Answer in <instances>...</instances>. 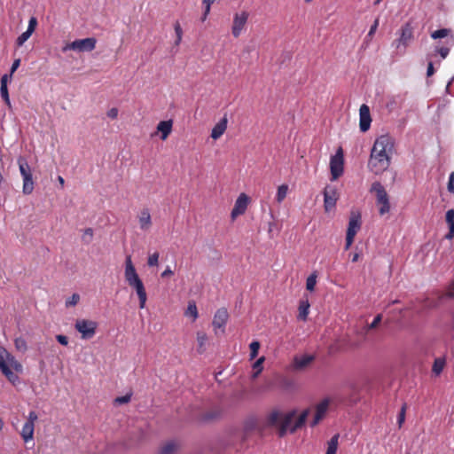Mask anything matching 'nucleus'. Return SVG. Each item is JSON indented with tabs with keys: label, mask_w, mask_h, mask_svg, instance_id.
Returning <instances> with one entry per match:
<instances>
[{
	"label": "nucleus",
	"mask_w": 454,
	"mask_h": 454,
	"mask_svg": "<svg viewBox=\"0 0 454 454\" xmlns=\"http://www.w3.org/2000/svg\"><path fill=\"white\" fill-rule=\"evenodd\" d=\"M15 344L18 348H20L21 347L26 348V342L24 340L18 339V340H16Z\"/></svg>",
	"instance_id": "nucleus-59"
},
{
	"label": "nucleus",
	"mask_w": 454,
	"mask_h": 454,
	"mask_svg": "<svg viewBox=\"0 0 454 454\" xmlns=\"http://www.w3.org/2000/svg\"><path fill=\"white\" fill-rule=\"evenodd\" d=\"M175 32H176V37H179V39H182V35H183V30L181 28V26L178 22H176L175 24Z\"/></svg>",
	"instance_id": "nucleus-52"
},
{
	"label": "nucleus",
	"mask_w": 454,
	"mask_h": 454,
	"mask_svg": "<svg viewBox=\"0 0 454 454\" xmlns=\"http://www.w3.org/2000/svg\"><path fill=\"white\" fill-rule=\"evenodd\" d=\"M264 362V357L262 356L260 357L259 359H257L254 364H253V374H252V378L253 379H255L258 377V375L262 372L263 367H262V363Z\"/></svg>",
	"instance_id": "nucleus-32"
},
{
	"label": "nucleus",
	"mask_w": 454,
	"mask_h": 454,
	"mask_svg": "<svg viewBox=\"0 0 454 454\" xmlns=\"http://www.w3.org/2000/svg\"><path fill=\"white\" fill-rule=\"evenodd\" d=\"M80 301L79 294H73L71 297L66 300L65 305L67 308L75 306Z\"/></svg>",
	"instance_id": "nucleus-39"
},
{
	"label": "nucleus",
	"mask_w": 454,
	"mask_h": 454,
	"mask_svg": "<svg viewBox=\"0 0 454 454\" xmlns=\"http://www.w3.org/2000/svg\"><path fill=\"white\" fill-rule=\"evenodd\" d=\"M159 263V253L155 252L149 255L147 264L150 267L157 266Z\"/></svg>",
	"instance_id": "nucleus-41"
},
{
	"label": "nucleus",
	"mask_w": 454,
	"mask_h": 454,
	"mask_svg": "<svg viewBox=\"0 0 454 454\" xmlns=\"http://www.w3.org/2000/svg\"><path fill=\"white\" fill-rule=\"evenodd\" d=\"M118 109L116 107H113L107 111V116L111 119H116L118 116Z\"/></svg>",
	"instance_id": "nucleus-49"
},
{
	"label": "nucleus",
	"mask_w": 454,
	"mask_h": 454,
	"mask_svg": "<svg viewBox=\"0 0 454 454\" xmlns=\"http://www.w3.org/2000/svg\"><path fill=\"white\" fill-rule=\"evenodd\" d=\"M378 26H379V20H376L374 21V23L372 25L371 28H370V31H369V33H368V35H369V36L372 35L375 33V31H376V29H377Z\"/></svg>",
	"instance_id": "nucleus-55"
},
{
	"label": "nucleus",
	"mask_w": 454,
	"mask_h": 454,
	"mask_svg": "<svg viewBox=\"0 0 454 454\" xmlns=\"http://www.w3.org/2000/svg\"><path fill=\"white\" fill-rule=\"evenodd\" d=\"M313 360L314 356L311 355L295 356L293 361V368L296 371L303 370Z\"/></svg>",
	"instance_id": "nucleus-19"
},
{
	"label": "nucleus",
	"mask_w": 454,
	"mask_h": 454,
	"mask_svg": "<svg viewBox=\"0 0 454 454\" xmlns=\"http://www.w3.org/2000/svg\"><path fill=\"white\" fill-rule=\"evenodd\" d=\"M58 181H59V183L60 184L61 187H63V186H64V184H65V180H64V178H63L61 176H58Z\"/></svg>",
	"instance_id": "nucleus-63"
},
{
	"label": "nucleus",
	"mask_w": 454,
	"mask_h": 454,
	"mask_svg": "<svg viewBox=\"0 0 454 454\" xmlns=\"http://www.w3.org/2000/svg\"><path fill=\"white\" fill-rule=\"evenodd\" d=\"M176 450V442L174 441H169L160 448L159 454H175Z\"/></svg>",
	"instance_id": "nucleus-27"
},
{
	"label": "nucleus",
	"mask_w": 454,
	"mask_h": 454,
	"mask_svg": "<svg viewBox=\"0 0 454 454\" xmlns=\"http://www.w3.org/2000/svg\"><path fill=\"white\" fill-rule=\"evenodd\" d=\"M450 296L454 297V286L450 290Z\"/></svg>",
	"instance_id": "nucleus-64"
},
{
	"label": "nucleus",
	"mask_w": 454,
	"mask_h": 454,
	"mask_svg": "<svg viewBox=\"0 0 454 454\" xmlns=\"http://www.w3.org/2000/svg\"><path fill=\"white\" fill-rule=\"evenodd\" d=\"M450 34H451L450 29L441 28V29L432 32L430 35L434 40L441 39V38H447L446 43L450 44V46H451L453 44L454 39Z\"/></svg>",
	"instance_id": "nucleus-20"
},
{
	"label": "nucleus",
	"mask_w": 454,
	"mask_h": 454,
	"mask_svg": "<svg viewBox=\"0 0 454 454\" xmlns=\"http://www.w3.org/2000/svg\"><path fill=\"white\" fill-rule=\"evenodd\" d=\"M37 414L35 411H30L26 422H31V424L35 425V421L37 419Z\"/></svg>",
	"instance_id": "nucleus-53"
},
{
	"label": "nucleus",
	"mask_w": 454,
	"mask_h": 454,
	"mask_svg": "<svg viewBox=\"0 0 454 454\" xmlns=\"http://www.w3.org/2000/svg\"><path fill=\"white\" fill-rule=\"evenodd\" d=\"M173 122L171 120L168 121H161L157 125V130L161 133L160 138L162 140L167 139L168 135L172 131Z\"/></svg>",
	"instance_id": "nucleus-23"
},
{
	"label": "nucleus",
	"mask_w": 454,
	"mask_h": 454,
	"mask_svg": "<svg viewBox=\"0 0 454 454\" xmlns=\"http://www.w3.org/2000/svg\"><path fill=\"white\" fill-rule=\"evenodd\" d=\"M434 74V68L432 61L428 62L427 70V75L431 76Z\"/></svg>",
	"instance_id": "nucleus-54"
},
{
	"label": "nucleus",
	"mask_w": 454,
	"mask_h": 454,
	"mask_svg": "<svg viewBox=\"0 0 454 454\" xmlns=\"http://www.w3.org/2000/svg\"><path fill=\"white\" fill-rule=\"evenodd\" d=\"M344 159L343 151L340 147L336 153L331 157L330 160V170H331V180H337L343 174Z\"/></svg>",
	"instance_id": "nucleus-7"
},
{
	"label": "nucleus",
	"mask_w": 454,
	"mask_h": 454,
	"mask_svg": "<svg viewBox=\"0 0 454 454\" xmlns=\"http://www.w3.org/2000/svg\"><path fill=\"white\" fill-rule=\"evenodd\" d=\"M197 341H198V352L202 354L205 351V346L207 341V335L204 332H198L197 333Z\"/></svg>",
	"instance_id": "nucleus-28"
},
{
	"label": "nucleus",
	"mask_w": 454,
	"mask_h": 454,
	"mask_svg": "<svg viewBox=\"0 0 454 454\" xmlns=\"http://www.w3.org/2000/svg\"><path fill=\"white\" fill-rule=\"evenodd\" d=\"M185 315L192 317L193 321H195L198 318L199 315L195 302H189L187 309L185 311Z\"/></svg>",
	"instance_id": "nucleus-34"
},
{
	"label": "nucleus",
	"mask_w": 454,
	"mask_h": 454,
	"mask_svg": "<svg viewBox=\"0 0 454 454\" xmlns=\"http://www.w3.org/2000/svg\"><path fill=\"white\" fill-rule=\"evenodd\" d=\"M131 395H132V394L129 393V394H126L125 395H122V396H118L114 399V403L116 404L128 403L131 400Z\"/></svg>",
	"instance_id": "nucleus-42"
},
{
	"label": "nucleus",
	"mask_w": 454,
	"mask_h": 454,
	"mask_svg": "<svg viewBox=\"0 0 454 454\" xmlns=\"http://www.w3.org/2000/svg\"><path fill=\"white\" fill-rule=\"evenodd\" d=\"M354 242V238L347 237L346 236V244H345V250H348L350 248Z\"/></svg>",
	"instance_id": "nucleus-57"
},
{
	"label": "nucleus",
	"mask_w": 454,
	"mask_h": 454,
	"mask_svg": "<svg viewBox=\"0 0 454 454\" xmlns=\"http://www.w3.org/2000/svg\"><path fill=\"white\" fill-rule=\"evenodd\" d=\"M8 91V85H2L0 84V93H5Z\"/></svg>",
	"instance_id": "nucleus-60"
},
{
	"label": "nucleus",
	"mask_w": 454,
	"mask_h": 454,
	"mask_svg": "<svg viewBox=\"0 0 454 454\" xmlns=\"http://www.w3.org/2000/svg\"><path fill=\"white\" fill-rule=\"evenodd\" d=\"M93 234L94 231L92 228H86L82 236V242L86 245L90 244L93 239Z\"/></svg>",
	"instance_id": "nucleus-35"
},
{
	"label": "nucleus",
	"mask_w": 454,
	"mask_h": 454,
	"mask_svg": "<svg viewBox=\"0 0 454 454\" xmlns=\"http://www.w3.org/2000/svg\"><path fill=\"white\" fill-rule=\"evenodd\" d=\"M370 192L375 193L376 199H377V198L384 195L385 193H387V191L380 182L376 181V182L372 183V184L370 188Z\"/></svg>",
	"instance_id": "nucleus-30"
},
{
	"label": "nucleus",
	"mask_w": 454,
	"mask_h": 454,
	"mask_svg": "<svg viewBox=\"0 0 454 454\" xmlns=\"http://www.w3.org/2000/svg\"><path fill=\"white\" fill-rule=\"evenodd\" d=\"M309 307L310 304L309 302L308 299H302L299 302V314H298V319L301 321H306L309 312Z\"/></svg>",
	"instance_id": "nucleus-24"
},
{
	"label": "nucleus",
	"mask_w": 454,
	"mask_h": 454,
	"mask_svg": "<svg viewBox=\"0 0 454 454\" xmlns=\"http://www.w3.org/2000/svg\"><path fill=\"white\" fill-rule=\"evenodd\" d=\"M34 429L35 425L31 424V422H25L22 430H21V436L25 442H27L28 441H31L34 436Z\"/></svg>",
	"instance_id": "nucleus-26"
},
{
	"label": "nucleus",
	"mask_w": 454,
	"mask_h": 454,
	"mask_svg": "<svg viewBox=\"0 0 454 454\" xmlns=\"http://www.w3.org/2000/svg\"><path fill=\"white\" fill-rule=\"evenodd\" d=\"M37 26V19L35 17H31L28 21L27 28L25 32H23L16 39V45L18 47L22 46L32 35L35 27Z\"/></svg>",
	"instance_id": "nucleus-17"
},
{
	"label": "nucleus",
	"mask_w": 454,
	"mask_h": 454,
	"mask_svg": "<svg viewBox=\"0 0 454 454\" xmlns=\"http://www.w3.org/2000/svg\"><path fill=\"white\" fill-rule=\"evenodd\" d=\"M446 222L448 224H454V209H449L446 212Z\"/></svg>",
	"instance_id": "nucleus-45"
},
{
	"label": "nucleus",
	"mask_w": 454,
	"mask_h": 454,
	"mask_svg": "<svg viewBox=\"0 0 454 454\" xmlns=\"http://www.w3.org/2000/svg\"><path fill=\"white\" fill-rule=\"evenodd\" d=\"M377 204L380 205V215H383L389 212L390 210V204H389V199L387 193H385L384 195L379 197L376 199Z\"/></svg>",
	"instance_id": "nucleus-25"
},
{
	"label": "nucleus",
	"mask_w": 454,
	"mask_h": 454,
	"mask_svg": "<svg viewBox=\"0 0 454 454\" xmlns=\"http://www.w3.org/2000/svg\"><path fill=\"white\" fill-rule=\"evenodd\" d=\"M395 140L387 134L378 137L371 150L368 168L374 175H380L390 166Z\"/></svg>",
	"instance_id": "nucleus-1"
},
{
	"label": "nucleus",
	"mask_w": 454,
	"mask_h": 454,
	"mask_svg": "<svg viewBox=\"0 0 454 454\" xmlns=\"http://www.w3.org/2000/svg\"><path fill=\"white\" fill-rule=\"evenodd\" d=\"M296 412V410H292L283 415L278 409H274L266 416L265 426L268 427L278 426L279 437L285 436L287 432L294 434L305 425L310 411L309 409L302 411L295 422L293 423Z\"/></svg>",
	"instance_id": "nucleus-2"
},
{
	"label": "nucleus",
	"mask_w": 454,
	"mask_h": 454,
	"mask_svg": "<svg viewBox=\"0 0 454 454\" xmlns=\"http://www.w3.org/2000/svg\"><path fill=\"white\" fill-rule=\"evenodd\" d=\"M372 118L370 108L363 104L359 109V128L362 132H366L371 127Z\"/></svg>",
	"instance_id": "nucleus-15"
},
{
	"label": "nucleus",
	"mask_w": 454,
	"mask_h": 454,
	"mask_svg": "<svg viewBox=\"0 0 454 454\" xmlns=\"http://www.w3.org/2000/svg\"><path fill=\"white\" fill-rule=\"evenodd\" d=\"M249 348H250V355H249L250 360H253L258 355V351L260 348V342L257 340H254L250 343Z\"/></svg>",
	"instance_id": "nucleus-36"
},
{
	"label": "nucleus",
	"mask_w": 454,
	"mask_h": 454,
	"mask_svg": "<svg viewBox=\"0 0 454 454\" xmlns=\"http://www.w3.org/2000/svg\"><path fill=\"white\" fill-rule=\"evenodd\" d=\"M359 257H360V254L358 253H355V254H352L351 261L353 262H356L358 261Z\"/></svg>",
	"instance_id": "nucleus-61"
},
{
	"label": "nucleus",
	"mask_w": 454,
	"mask_h": 454,
	"mask_svg": "<svg viewBox=\"0 0 454 454\" xmlns=\"http://www.w3.org/2000/svg\"><path fill=\"white\" fill-rule=\"evenodd\" d=\"M20 65V59H16L13 60L11 69H10V74H12V75H13L15 71L19 68Z\"/></svg>",
	"instance_id": "nucleus-48"
},
{
	"label": "nucleus",
	"mask_w": 454,
	"mask_h": 454,
	"mask_svg": "<svg viewBox=\"0 0 454 454\" xmlns=\"http://www.w3.org/2000/svg\"><path fill=\"white\" fill-rule=\"evenodd\" d=\"M97 40L94 37H87L83 39H77L69 43H67L62 51H75L78 52H90L96 48Z\"/></svg>",
	"instance_id": "nucleus-6"
},
{
	"label": "nucleus",
	"mask_w": 454,
	"mask_h": 454,
	"mask_svg": "<svg viewBox=\"0 0 454 454\" xmlns=\"http://www.w3.org/2000/svg\"><path fill=\"white\" fill-rule=\"evenodd\" d=\"M413 38V27L410 22L403 24L400 29L397 47L403 45L406 48Z\"/></svg>",
	"instance_id": "nucleus-13"
},
{
	"label": "nucleus",
	"mask_w": 454,
	"mask_h": 454,
	"mask_svg": "<svg viewBox=\"0 0 454 454\" xmlns=\"http://www.w3.org/2000/svg\"><path fill=\"white\" fill-rule=\"evenodd\" d=\"M98 327V324L92 320L78 319L74 324V328L82 334V338L85 340L91 339Z\"/></svg>",
	"instance_id": "nucleus-8"
},
{
	"label": "nucleus",
	"mask_w": 454,
	"mask_h": 454,
	"mask_svg": "<svg viewBox=\"0 0 454 454\" xmlns=\"http://www.w3.org/2000/svg\"><path fill=\"white\" fill-rule=\"evenodd\" d=\"M445 366V358L437 357L434 361L432 371L435 375H440Z\"/></svg>",
	"instance_id": "nucleus-29"
},
{
	"label": "nucleus",
	"mask_w": 454,
	"mask_h": 454,
	"mask_svg": "<svg viewBox=\"0 0 454 454\" xmlns=\"http://www.w3.org/2000/svg\"><path fill=\"white\" fill-rule=\"evenodd\" d=\"M449 46H436L434 51L442 57V59H445L450 53Z\"/></svg>",
	"instance_id": "nucleus-40"
},
{
	"label": "nucleus",
	"mask_w": 454,
	"mask_h": 454,
	"mask_svg": "<svg viewBox=\"0 0 454 454\" xmlns=\"http://www.w3.org/2000/svg\"><path fill=\"white\" fill-rule=\"evenodd\" d=\"M405 411H406V406L405 405H403L402 408H401V411L397 416V424H398V427H401L403 423L404 422V419H405Z\"/></svg>",
	"instance_id": "nucleus-43"
},
{
	"label": "nucleus",
	"mask_w": 454,
	"mask_h": 454,
	"mask_svg": "<svg viewBox=\"0 0 454 454\" xmlns=\"http://www.w3.org/2000/svg\"><path fill=\"white\" fill-rule=\"evenodd\" d=\"M448 191L454 194V172H451L448 181Z\"/></svg>",
	"instance_id": "nucleus-44"
},
{
	"label": "nucleus",
	"mask_w": 454,
	"mask_h": 454,
	"mask_svg": "<svg viewBox=\"0 0 454 454\" xmlns=\"http://www.w3.org/2000/svg\"><path fill=\"white\" fill-rule=\"evenodd\" d=\"M254 430H257L262 434L263 431V427L260 426L259 419L257 416L250 415L247 417L243 422L242 441H247L249 434Z\"/></svg>",
	"instance_id": "nucleus-10"
},
{
	"label": "nucleus",
	"mask_w": 454,
	"mask_h": 454,
	"mask_svg": "<svg viewBox=\"0 0 454 454\" xmlns=\"http://www.w3.org/2000/svg\"><path fill=\"white\" fill-rule=\"evenodd\" d=\"M249 202V198L245 193H241L235 201L231 210V216L234 220L237 216L245 214Z\"/></svg>",
	"instance_id": "nucleus-12"
},
{
	"label": "nucleus",
	"mask_w": 454,
	"mask_h": 454,
	"mask_svg": "<svg viewBox=\"0 0 454 454\" xmlns=\"http://www.w3.org/2000/svg\"><path fill=\"white\" fill-rule=\"evenodd\" d=\"M287 192H288L287 184H281L280 186H278L277 195H276V200L278 203H281L285 200V198L286 197Z\"/></svg>",
	"instance_id": "nucleus-33"
},
{
	"label": "nucleus",
	"mask_w": 454,
	"mask_h": 454,
	"mask_svg": "<svg viewBox=\"0 0 454 454\" xmlns=\"http://www.w3.org/2000/svg\"><path fill=\"white\" fill-rule=\"evenodd\" d=\"M174 274L173 270L170 269L169 266L166 268V270L161 273V278H167L169 276H172Z\"/></svg>",
	"instance_id": "nucleus-56"
},
{
	"label": "nucleus",
	"mask_w": 454,
	"mask_h": 454,
	"mask_svg": "<svg viewBox=\"0 0 454 454\" xmlns=\"http://www.w3.org/2000/svg\"><path fill=\"white\" fill-rule=\"evenodd\" d=\"M339 434L333 435L327 442L326 454H336L338 449Z\"/></svg>",
	"instance_id": "nucleus-31"
},
{
	"label": "nucleus",
	"mask_w": 454,
	"mask_h": 454,
	"mask_svg": "<svg viewBox=\"0 0 454 454\" xmlns=\"http://www.w3.org/2000/svg\"><path fill=\"white\" fill-rule=\"evenodd\" d=\"M380 321H381V315H377L373 318L372 322L370 324L369 328L370 329L375 328L380 324Z\"/></svg>",
	"instance_id": "nucleus-50"
},
{
	"label": "nucleus",
	"mask_w": 454,
	"mask_h": 454,
	"mask_svg": "<svg viewBox=\"0 0 454 454\" xmlns=\"http://www.w3.org/2000/svg\"><path fill=\"white\" fill-rule=\"evenodd\" d=\"M227 118L224 116L222 118L212 129L211 137L213 139H218L227 129Z\"/></svg>",
	"instance_id": "nucleus-22"
},
{
	"label": "nucleus",
	"mask_w": 454,
	"mask_h": 454,
	"mask_svg": "<svg viewBox=\"0 0 454 454\" xmlns=\"http://www.w3.org/2000/svg\"><path fill=\"white\" fill-rule=\"evenodd\" d=\"M361 225H362V222H361L360 213L351 212L346 236L355 239L356 234L361 229Z\"/></svg>",
	"instance_id": "nucleus-14"
},
{
	"label": "nucleus",
	"mask_w": 454,
	"mask_h": 454,
	"mask_svg": "<svg viewBox=\"0 0 454 454\" xmlns=\"http://www.w3.org/2000/svg\"><path fill=\"white\" fill-rule=\"evenodd\" d=\"M214 418H215V416L213 413H207L204 416L205 420H210V419H213Z\"/></svg>",
	"instance_id": "nucleus-62"
},
{
	"label": "nucleus",
	"mask_w": 454,
	"mask_h": 454,
	"mask_svg": "<svg viewBox=\"0 0 454 454\" xmlns=\"http://www.w3.org/2000/svg\"><path fill=\"white\" fill-rule=\"evenodd\" d=\"M450 231L449 233L446 235V238L447 239H452L454 237V224H450Z\"/></svg>",
	"instance_id": "nucleus-58"
},
{
	"label": "nucleus",
	"mask_w": 454,
	"mask_h": 454,
	"mask_svg": "<svg viewBox=\"0 0 454 454\" xmlns=\"http://www.w3.org/2000/svg\"><path fill=\"white\" fill-rule=\"evenodd\" d=\"M139 227L143 231H148L152 226V218L147 208L143 209L138 216Z\"/></svg>",
	"instance_id": "nucleus-21"
},
{
	"label": "nucleus",
	"mask_w": 454,
	"mask_h": 454,
	"mask_svg": "<svg viewBox=\"0 0 454 454\" xmlns=\"http://www.w3.org/2000/svg\"><path fill=\"white\" fill-rule=\"evenodd\" d=\"M56 340L63 346H67L68 344V338L66 335L58 334L56 335Z\"/></svg>",
	"instance_id": "nucleus-46"
},
{
	"label": "nucleus",
	"mask_w": 454,
	"mask_h": 454,
	"mask_svg": "<svg viewBox=\"0 0 454 454\" xmlns=\"http://www.w3.org/2000/svg\"><path fill=\"white\" fill-rule=\"evenodd\" d=\"M249 14L246 11H242L240 12H236L233 16V22L231 27V33L235 38H238L243 29L245 28Z\"/></svg>",
	"instance_id": "nucleus-9"
},
{
	"label": "nucleus",
	"mask_w": 454,
	"mask_h": 454,
	"mask_svg": "<svg viewBox=\"0 0 454 454\" xmlns=\"http://www.w3.org/2000/svg\"><path fill=\"white\" fill-rule=\"evenodd\" d=\"M215 1V0H202V4L204 6V12H203V15L201 18L202 21H205L206 19L207 18V15L210 12L211 5L214 4Z\"/></svg>",
	"instance_id": "nucleus-37"
},
{
	"label": "nucleus",
	"mask_w": 454,
	"mask_h": 454,
	"mask_svg": "<svg viewBox=\"0 0 454 454\" xmlns=\"http://www.w3.org/2000/svg\"><path fill=\"white\" fill-rule=\"evenodd\" d=\"M12 370L21 372L22 365L5 348L0 345V371L12 385L16 386L20 383V377Z\"/></svg>",
	"instance_id": "nucleus-4"
},
{
	"label": "nucleus",
	"mask_w": 454,
	"mask_h": 454,
	"mask_svg": "<svg viewBox=\"0 0 454 454\" xmlns=\"http://www.w3.org/2000/svg\"><path fill=\"white\" fill-rule=\"evenodd\" d=\"M329 403V399L325 398L316 406V414L314 416L313 420L310 423L311 427L317 426L319 423V421L325 417L328 410Z\"/></svg>",
	"instance_id": "nucleus-18"
},
{
	"label": "nucleus",
	"mask_w": 454,
	"mask_h": 454,
	"mask_svg": "<svg viewBox=\"0 0 454 454\" xmlns=\"http://www.w3.org/2000/svg\"><path fill=\"white\" fill-rule=\"evenodd\" d=\"M317 284V275L316 273H312L309 275L306 281V288L309 291H313L315 289V286Z\"/></svg>",
	"instance_id": "nucleus-38"
},
{
	"label": "nucleus",
	"mask_w": 454,
	"mask_h": 454,
	"mask_svg": "<svg viewBox=\"0 0 454 454\" xmlns=\"http://www.w3.org/2000/svg\"><path fill=\"white\" fill-rule=\"evenodd\" d=\"M229 318V313L225 308L218 309L213 318L212 325L215 329H222V332H224V328L226 323Z\"/></svg>",
	"instance_id": "nucleus-16"
},
{
	"label": "nucleus",
	"mask_w": 454,
	"mask_h": 454,
	"mask_svg": "<svg viewBox=\"0 0 454 454\" xmlns=\"http://www.w3.org/2000/svg\"><path fill=\"white\" fill-rule=\"evenodd\" d=\"M124 277L129 286L135 289L138 299L139 308L144 309L147 300L146 291L143 281L139 278L133 265L131 255H127L125 259Z\"/></svg>",
	"instance_id": "nucleus-3"
},
{
	"label": "nucleus",
	"mask_w": 454,
	"mask_h": 454,
	"mask_svg": "<svg viewBox=\"0 0 454 454\" xmlns=\"http://www.w3.org/2000/svg\"><path fill=\"white\" fill-rule=\"evenodd\" d=\"M324 207L326 212H330L338 200V192L335 187L327 185L324 190Z\"/></svg>",
	"instance_id": "nucleus-11"
},
{
	"label": "nucleus",
	"mask_w": 454,
	"mask_h": 454,
	"mask_svg": "<svg viewBox=\"0 0 454 454\" xmlns=\"http://www.w3.org/2000/svg\"><path fill=\"white\" fill-rule=\"evenodd\" d=\"M18 165L23 180L22 192L25 195H29L33 192L35 188L32 169L26 159L23 157H20L18 159Z\"/></svg>",
	"instance_id": "nucleus-5"
},
{
	"label": "nucleus",
	"mask_w": 454,
	"mask_h": 454,
	"mask_svg": "<svg viewBox=\"0 0 454 454\" xmlns=\"http://www.w3.org/2000/svg\"><path fill=\"white\" fill-rule=\"evenodd\" d=\"M12 78V74H4L2 77H1V81H0V84L2 85H8V82H11Z\"/></svg>",
	"instance_id": "nucleus-47"
},
{
	"label": "nucleus",
	"mask_w": 454,
	"mask_h": 454,
	"mask_svg": "<svg viewBox=\"0 0 454 454\" xmlns=\"http://www.w3.org/2000/svg\"><path fill=\"white\" fill-rule=\"evenodd\" d=\"M0 94H1V98H3L4 103L8 106L9 108H11L12 104H11V100H10V97H9V92L0 93Z\"/></svg>",
	"instance_id": "nucleus-51"
}]
</instances>
